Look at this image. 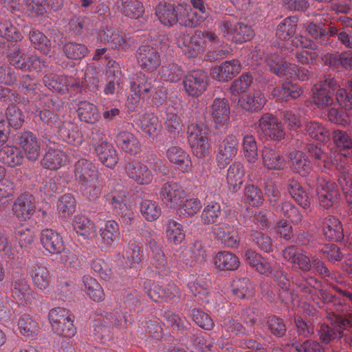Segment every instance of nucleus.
I'll list each match as a JSON object with an SVG mask.
<instances>
[{
    "mask_svg": "<svg viewBox=\"0 0 352 352\" xmlns=\"http://www.w3.org/2000/svg\"><path fill=\"white\" fill-rule=\"evenodd\" d=\"M46 0H23V8L28 16L39 17L46 13Z\"/></svg>",
    "mask_w": 352,
    "mask_h": 352,
    "instance_id": "obj_58",
    "label": "nucleus"
},
{
    "mask_svg": "<svg viewBox=\"0 0 352 352\" xmlns=\"http://www.w3.org/2000/svg\"><path fill=\"white\" fill-rule=\"evenodd\" d=\"M43 82L49 89L54 91L65 92L72 85V78L56 74L45 75Z\"/></svg>",
    "mask_w": 352,
    "mask_h": 352,
    "instance_id": "obj_48",
    "label": "nucleus"
},
{
    "mask_svg": "<svg viewBox=\"0 0 352 352\" xmlns=\"http://www.w3.org/2000/svg\"><path fill=\"white\" fill-rule=\"evenodd\" d=\"M19 144L30 161L38 160L41 146L35 135L31 132L23 133L19 138Z\"/></svg>",
    "mask_w": 352,
    "mask_h": 352,
    "instance_id": "obj_27",
    "label": "nucleus"
},
{
    "mask_svg": "<svg viewBox=\"0 0 352 352\" xmlns=\"http://www.w3.org/2000/svg\"><path fill=\"white\" fill-rule=\"evenodd\" d=\"M118 146L126 153L136 155L142 150L138 138L127 131H120L116 136Z\"/></svg>",
    "mask_w": 352,
    "mask_h": 352,
    "instance_id": "obj_26",
    "label": "nucleus"
},
{
    "mask_svg": "<svg viewBox=\"0 0 352 352\" xmlns=\"http://www.w3.org/2000/svg\"><path fill=\"white\" fill-rule=\"evenodd\" d=\"M221 213V206L219 203L212 201L208 203L201 213V220L205 224L214 223Z\"/></svg>",
    "mask_w": 352,
    "mask_h": 352,
    "instance_id": "obj_63",
    "label": "nucleus"
},
{
    "mask_svg": "<svg viewBox=\"0 0 352 352\" xmlns=\"http://www.w3.org/2000/svg\"><path fill=\"white\" fill-rule=\"evenodd\" d=\"M210 113L217 127L226 124L230 117V107L228 100L226 98H215L210 107Z\"/></svg>",
    "mask_w": 352,
    "mask_h": 352,
    "instance_id": "obj_19",
    "label": "nucleus"
},
{
    "mask_svg": "<svg viewBox=\"0 0 352 352\" xmlns=\"http://www.w3.org/2000/svg\"><path fill=\"white\" fill-rule=\"evenodd\" d=\"M101 42L108 43L112 48L124 49L126 46L125 36L113 28H106L99 35Z\"/></svg>",
    "mask_w": 352,
    "mask_h": 352,
    "instance_id": "obj_37",
    "label": "nucleus"
},
{
    "mask_svg": "<svg viewBox=\"0 0 352 352\" xmlns=\"http://www.w3.org/2000/svg\"><path fill=\"white\" fill-rule=\"evenodd\" d=\"M219 29L224 37L236 43L246 42L254 36L250 26L235 22L230 18L222 19L219 23Z\"/></svg>",
    "mask_w": 352,
    "mask_h": 352,
    "instance_id": "obj_4",
    "label": "nucleus"
},
{
    "mask_svg": "<svg viewBox=\"0 0 352 352\" xmlns=\"http://www.w3.org/2000/svg\"><path fill=\"white\" fill-rule=\"evenodd\" d=\"M267 100L263 93L259 90L250 91L242 96L238 101L239 106L249 112H257L265 105Z\"/></svg>",
    "mask_w": 352,
    "mask_h": 352,
    "instance_id": "obj_22",
    "label": "nucleus"
},
{
    "mask_svg": "<svg viewBox=\"0 0 352 352\" xmlns=\"http://www.w3.org/2000/svg\"><path fill=\"white\" fill-rule=\"evenodd\" d=\"M258 132L266 140L280 141L285 138L283 126L272 113H266L258 121Z\"/></svg>",
    "mask_w": 352,
    "mask_h": 352,
    "instance_id": "obj_6",
    "label": "nucleus"
},
{
    "mask_svg": "<svg viewBox=\"0 0 352 352\" xmlns=\"http://www.w3.org/2000/svg\"><path fill=\"white\" fill-rule=\"evenodd\" d=\"M140 210L142 217L148 221L157 220L162 214L159 204L153 200L146 199L141 202Z\"/></svg>",
    "mask_w": 352,
    "mask_h": 352,
    "instance_id": "obj_53",
    "label": "nucleus"
},
{
    "mask_svg": "<svg viewBox=\"0 0 352 352\" xmlns=\"http://www.w3.org/2000/svg\"><path fill=\"white\" fill-rule=\"evenodd\" d=\"M35 208L32 196L29 194H22L14 201L12 212L19 221H25L33 216Z\"/></svg>",
    "mask_w": 352,
    "mask_h": 352,
    "instance_id": "obj_15",
    "label": "nucleus"
},
{
    "mask_svg": "<svg viewBox=\"0 0 352 352\" xmlns=\"http://www.w3.org/2000/svg\"><path fill=\"white\" fill-rule=\"evenodd\" d=\"M177 45L189 58L197 56L205 49L208 50L207 56L210 60L221 59L228 54L224 43L210 31H196L192 35H180Z\"/></svg>",
    "mask_w": 352,
    "mask_h": 352,
    "instance_id": "obj_1",
    "label": "nucleus"
},
{
    "mask_svg": "<svg viewBox=\"0 0 352 352\" xmlns=\"http://www.w3.org/2000/svg\"><path fill=\"white\" fill-rule=\"evenodd\" d=\"M261 155L263 165L267 170H281L286 165L285 158L275 149L265 146Z\"/></svg>",
    "mask_w": 352,
    "mask_h": 352,
    "instance_id": "obj_29",
    "label": "nucleus"
},
{
    "mask_svg": "<svg viewBox=\"0 0 352 352\" xmlns=\"http://www.w3.org/2000/svg\"><path fill=\"white\" fill-rule=\"evenodd\" d=\"M212 232L214 238L227 247L236 248L240 238L234 226L227 223H221L214 226Z\"/></svg>",
    "mask_w": 352,
    "mask_h": 352,
    "instance_id": "obj_14",
    "label": "nucleus"
},
{
    "mask_svg": "<svg viewBox=\"0 0 352 352\" xmlns=\"http://www.w3.org/2000/svg\"><path fill=\"white\" fill-rule=\"evenodd\" d=\"M17 326L20 333L28 338L36 336L39 329L38 322L28 314H23L19 317Z\"/></svg>",
    "mask_w": 352,
    "mask_h": 352,
    "instance_id": "obj_51",
    "label": "nucleus"
},
{
    "mask_svg": "<svg viewBox=\"0 0 352 352\" xmlns=\"http://www.w3.org/2000/svg\"><path fill=\"white\" fill-rule=\"evenodd\" d=\"M166 234L168 241L178 245L185 239L183 226L175 220H169L166 224Z\"/></svg>",
    "mask_w": 352,
    "mask_h": 352,
    "instance_id": "obj_54",
    "label": "nucleus"
},
{
    "mask_svg": "<svg viewBox=\"0 0 352 352\" xmlns=\"http://www.w3.org/2000/svg\"><path fill=\"white\" fill-rule=\"evenodd\" d=\"M57 209L60 217L67 218L75 212L76 200L70 194L63 195L57 206Z\"/></svg>",
    "mask_w": 352,
    "mask_h": 352,
    "instance_id": "obj_62",
    "label": "nucleus"
},
{
    "mask_svg": "<svg viewBox=\"0 0 352 352\" xmlns=\"http://www.w3.org/2000/svg\"><path fill=\"white\" fill-rule=\"evenodd\" d=\"M22 38L21 33L13 22L10 20L0 21V42H18Z\"/></svg>",
    "mask_w": 352,
    "mask_h": 352,
    "instance_id": "obj_44",
    "label": "nucleus"
},
{
    "mask_svg": "<svg viewBox=\"0 0 352 352\" xmlns=\"http://www.w3.org/2000/svg\"><path fill=\"white\" fill-rule=\"evenodd\" d=\"M232 292L237 298H249L254 293V287L249 278H240L234 282Z\"/></svg>",
    "mask_w": 352,
    "mask_h": 352,
    "instance_id": "obj_59",
    "label": "nucleus"
},
{
    "mask_svg": "<svg viewBox=\"0 0 352 352\" xmlns=\"http://www.w3.org/2000/svg\"><path fill=\"white\" fill-rule=\"evenodd\" d=\"M201 201L198 198H185L179 206L180 215L184 217H190L196 214L201 208Z\"/></svg>",
    "mask_w": 352,
    "mask_h": 352,
    "instance_id": "obj_64",
    "label": "nucleus"
},
{
    "mask_svg": "<svg viewBox=\"0 0 352 352\" xmlns=\"http://www.w3.org/2000/svg\"><path fill=\"white\" fill-rule=\"evenodd\" d=\"M155 79L140 73L131 82V92L127 98V101L133 106L140 102V98H149L153 89Z\"/></svg>",
    "mask_w": 352,
    "mask_h": 352,
    "instance_id": "obj_8",
    "label": "nucleus"
},
{
    "mask_svg": "<svg viewBox=\"0 0 352 352\" xmlns=\"http://www.w3.org/2000/svg\"><path fill=\"white\" fill-rule=\"evenodd\" d=\"M83 283L86 294L96 302H100L104 299V293L98 281L89 276L83 277Z\"/></svg>",
    "mask_w": 352,
    "mask_h": 352,
    "instance_id": "obj_52",
    "label": "nucleus"
},
{
    "mask_svg": "<svg viewBox=\"0 0 352 352\" xmlns=\"http://www.w3.org/2000/svg\"><path fill=\"white\" fill-rule=\"evenodd\" d=\"M73 227L77 234L85 239H91L96 234V229L94 224L84 215L75 217Z\"/></svg>",
    "mask_w": 352,
    "mask_h": 352,
    "instance_id": "obj_46",
    "label": "nucleus"
},
{
    "mask_svg": "<svg viewBox=\"0 0 352 352\" xmlns=\"http://www.w3.org/2000/svg\"><path fill=\"white\" fill-rule=\"evenodd\" d=\"M297 20L295 17L285 19L277 27L276 36L283 41H289L296 32Z\"/></svg>",
    "mask_w": 352,
    "mask_h": 352,
    "instance_id": "obj_55",
    "label": "nucleus"
},
{
    "mask_svg": "<svg viewBox=\"0 0 352 352\" xmlns=\"http://www.w3.org/2000/svg\"><path fill=\"white\" fill-rule=\"evenodd\" d=\"M77 112L80 120L89 124H94L100 119L97 107L87 101L79 102Z\"/></svg>",
    "mask_w": 352,
    "mask_h": 352,
    "instance_id": "obj_47",
    "label": "nucleus"
},
{
    "mask_svg": "<svg viewBox=\"0 0 352 352\" xmlns=\"http://www.w3.org/2000/svg\"><path fill=\"white\" fill-rule=\"evenodd\" d=\"M11 65L22 70L38 71L45 66V63L36 55L26 56L25 52L16 46H13L6 52Z\"/></svg>",
    "mask_w": 352,
    "mask_h": 352,
    "instance_id": "obj_7",
    "label": "nucleus"
},
{
    "mask_svg": "<svg viewBox=\"0 0 352 352\" xmlns=\"http://www.w3.org/2000/svg\"><path fill=\"white\" fill-rule=\"evenodd\" d=\"M317 193L320 204L323 208H329L337 202L338 191L333 182L322 181L317 189Z\"/></svg>",
    "mask_w": 352,
    "mask_h": 352,
    "instance_id": "obj_28",
    "label": "nucleus"
},
{
    "mask_svg": "<svg viewBox=\"0 0 352 352\" xmlns=\"http://www.w3.org/2000/svg\"><path fill=\"white\" fill-rule=\"evenodd\" d=\"M283 258L289 261L294 268H299L303 271L307 269V258L300 249L289 246L283 251Z\"/></svg>",
    "mask_w": 352,
    "mask_h": 352,
    "instance_id": "obj_40",
    "label": "nucleus"
},
{
    "mask_svg": "<svg viewBox=\"0 0 352 352\" xmlns=\"http://www.w3.org/2000/svg\"><path fill=\"white\" fill-rule=\"evenodd\" d=\"M117 7L123 14L131 19H139L144 12V6L138 0H118Z\"/></svg>",
    "mask_w": 352,
    "mask_h": 352,
    "instance_id": "obj_41",
    "label": "nucleus"
},
{
    "mask_svg": "<svg viewBox=\"0 0 352 352\" xmlns=\"http://www.w3.org/2000/svg\"><path fill=\"white\" fill-rule=\"evenodd\" d=\"M188 141L193 154L198 158H204L209 155L210 146L207 133L202 124L192 123L188 126Z\"/></svg>",
    "mask_w": 352,
    "mask_h": 352,
    "instance_id": "obj_5",
    "label": "nucleus"
},
{
    "mask_svg": "<svg viewBox=\"0 0 352 352\" xmlns=\"http://www.w3.org/2000/svg\"><path fill=\"white\" fill-rule=\"evenodd\" d=\"M41 243L43 248L50 254H61L65 248L62 236L51 229L42 231Z\"/></svg>",
    "mask_w": 352,
    "mask_h": 352,
    "instance_id": "obj_23",
    "label": "nucleus"
},
{
    "mask_svg": "<svg viewBox=\"0 0 352 352\" xmlns=\"http://www.w3.org/2000/svg\"><path fill=\"white\" fill-rule=\"evenodd\" d=\"M322 230L327 239L339 241L344 237L342 225L340 221L333 217L327 216L322 221Z\"/></svg>",
    "mask_w": 352,
    "mask_h": 352,
    "instance_id": "obj_33",
    "label": "nucleus"
},
{
    "mask_svg": "<svg viewBox=\"0 0 352 352\" xmlns=\"http://www.w3.org/2000/svg\"><path fill=\"white\" fill-rule=\"evenodd\" d=\"M139 66L146 72H153L161 65L160 55L157 49L148 45H141L136 53Z\"/></svg>",
    "mask_w": 352,
    "mask_h": 352,
    "instance_id": "obj_11",
    "label": "nucleus"
},
{
    "mask_svg": "<svg viewBox=\"0 0 352 352\" xmlns=\"http://www.w3.org/2000/svg\"><path fill=\"white\" fill-rule=\"evenodd\" d=\"M300 87L287 82L274 88L272 94L278 100H287L289 98H296L302 94Z\"/></svg>",
    "mask_w": 352,
    "mask_h": 352,
    "instance_id": "obj_49",
    "label": "nucleus"
},
{
    "mask_svg": "<svg viewBox=\"0 0 352 352\" xmlns=\"http://www.w3.org/2000/svg\"><path fill=\"white\" fill-rule=\"evenodd\" d=\"M337 88V82L333 78L327 79L324 82L316 85L313 89L315 102L321 105H331L333 102L332 96Z\"/></svg>",
    "mask_w": 352,
    "mask_h": 352,
    "instance_id": "obj_16",
    "label": "nucleus"
},
{
    "mask_svg": "<svg viewBox=\"0 0 352 352\" xmlns=\"http://www.w3.org/2000/svg\"><path fill=\"white\" fill-rule=\"evenodd\" d=\"M178 11L179 13V23L181 25L188 28H195L198 26L205 19L195 11L188 6L182 4L178 5Z\"/></svg>",
    "mask_w": 352,
    "mask_h": 352,
    "instance_id": "obj_38",
    "label": "nucleus"
},
{
    "mask_svg": "<svg viewBox=\"0 0 352 352\" xmlns=\"http://www.w3.org/2000/svg\"><path fill=\"white\" fill-rule=\"evenodd\" d=\"M244 175L245 169L242 164L235 162L230 165L226 177L230 188L233 191H237L243 184Z\"/></svg>",
    "mask_w": 352,
    "mask_h": 352,
    "instance_id": "obj_42",
    "label": "nucleus"
},
{
    "mask_svg": "<svg viewBox=\"0 0 352 352\" xmlns=\"http://www.w3.org/2000/svg\"><path fill=\"white\" fill-rule=\"evenodd\" d=\"M74 177L80 186V190L83 196L94 197L97 195L96 182L98 170L89 160L80 159L74 164Z\"/></svg>",
    "mask_w": 352,
    "mask_h": 352,
    "instance_id": "obj_2",
    "label": "nucleus"
},
{
    "mask_svg": "<svg viewBox=\"0 0 352 352\" xmlns=\"http://www.w3.org/2000/svg\"><path fill=\"white\" fill-rule=\"evenodd\" d=\"M159 195L161 201L168 208L177 209L183 203L187 194L179 184L166 182L161 187Z\"/></svg>",
    "mask_w": 352,
    "mask_h": 352,
    "instance_id": "obj_9",
    "label": "nucleus"
},
{
    "mask_svg": "<svg viewBox=\"0 0 352 352\" xmlns=\"http://www.w3.org/2000/svg\"><path fill=\"white\" fill-rule=\"evenodd\" d=\"M333 138L335 144L342 151V155L346 157H352V141L346 132L336 131Z\"/></svg>",
    "mask_w": 352,
    "mask_h": 352,
    "instance_id": "obj_57",
    "label": "nucleus"
},
{
    "mask_svg": "<svg viewBox=\"0 0 352 352\" xmlns=\"http://www.w3.org/2000/svg\"><path fill=\"white\" fill-rule=\"evenodd\" d=\"M103 244L112 248L120 237V226L114 220L106 221L99 230Z\"/></svg>",
    "mask_w": 352,
    "mask_h": 352,
    "instance_id": "obj_35",
    "label": "nucleus"
},
{
    "mask_svg": "<svg viewBox=\"0 0 352 352\" xmlns=\"http://www.w3.org/2000/svg\"><path fill=\"white\" fill-rule=\"evenodd\" d=\"M241 69V63L236 59L226 60L211 69L210 75L212 78L220 81L227 82L238 74Z\"/></svg>",
    "mask_w": 352,
    "mask_h": 352,
    "instance_id": "obj_18",
    "label": "nucleus"
},
{
    "mask_svg": "<svg viewBox=\"0 0 352 352\" xmlns=\"http://www.w3.org/2000/svg\"><path fill=\"white\" fill-rule=\"evenodd\" d=\"M69 156L59 148H49L41 160V165L50 170H57L67 164Z\"/></svg>",
    "mask_w": 352,
    "mask_h": 352,
    "instance_id": "obj_25",
    "label": "nucleus"
},
{
    "mask_svg": "<svg viewBox=\"0 0 352 352\" xmlns=\"http://www.w3.org/2000/svg\"><path fill=\"white\" fill-rule=\"evenodd\" d=\"M29 39L34 48L41 50L47 54L51 52L52 45L51 41L41 32L32 30L29 34Z\"/></svg>",
    "mask_w": 352,
    "mask_h": 352,
    "instance_id": "obj_56",
    "label": "nucleus"
},
{
    "mask_svg": "<svg viewBox=\"0 0 352 352\" xmlns=\"http://www.w3.org/2000/svg\"><path fill=\"white\" fill-rule=\"evenodd\" d=\"M215 267L222 271H234L241 265L239 257L229 251H220L213 258Z\"/></svg>",
    "mask_w": 352,
    "mask_h": 352,
    "instance_id": "obj_30",
    "label": "nucleus"
},
{
    "mask_svg": "<svg viewBox=\"0 0 352 352\" xmlns=\"http://www.w3.org/2000/svg\"><path fill=\"white\" fill-rule=\"evenodd\" d=\"M239 141L236 135H228L219 146L217 160L220 168L228 164L237 153Z\"/></svg>",
    "mask_w": 352,
    "mask_h": 352,
    "instance_id": "obj_13",
    "label": "nucleus"
},
{
    "mask_svg": "<svg viewBox=\"0 0 352 352\" xmlns=\"http://www.w3.org/2000/svg\"><path fill=\"white\" fill-rule=\"evenodd\" d=\"M155 14L161 23L166 26L170 27L179 22L178 5L160 3L156 8Z\"/></svg>",
    "mask_w": 352,
    "mask_h": 352,
    "instance_id": "obj_32",
    "label": "nucleus"
},
{
    "mask_svg": "<svg viewBox=\"0 0 352 352\" xmlns=\"http://www.w3.org/2000/svg\"><path fill=\"white\" fill-rule=\"evenodd\" d=\"M210 283V281L202 277L198 276L195 280L188 283V287L192 294L197 296L199 300L203 302H208V294Z\"/></svg>",
    "mask_w": 352,
    "mask_h": 352,
    "instance_id": "obj_43",
    "label": "nucleus"
},
{
    "mask_svg": "<svg viewBox=\"0 0 352 352\" xmlns=\"http://www.w3.org/2000/svg\"><path fill=\"white\" fill-rule=\"evenodd\" d=\"M183 86L188 96L199 97L208 86V76L202 70L193 71L184 77Z\"/></svg>",
    "mask_w": 352,
    "mask_h": 352,
    "instance_id": "obj_10",
    "label": "nucleus"
},
{
    "mask_svg": "<svg viewBox=\"0 0 352 352\" xmlns=\"http://www.w3.org/2000/svg\"><path fill=\"white\" fill-rule=\"evenodd\" d=\"M166 157L170 163L183 173L191 169V160L189 155L182 148L177 146H170L166 151Z\"/></svg>",
    "mask_w": 352,
    "mask_h": 352,
    "instance_id": "obj_24",
    "label": "nucleus"
},
{
    "mask_svg": "<svg viewBox=\"0 0 352 352\" xmlns=\"http://www.w3.org/2000/svg\"><path fill=\"white\" fill-rule=\"evenodd\" d=\"M30 275L34 286L44 291L50 285L51 275L47 268L38 263L32 265L30 270Z\"/></svg>",
    "mask_w": 352,
    "mask_h": 352,
    "instance_id": "obj_34",
    "label": "nucleus"
},
{
    "mask_svg": "<svg viewBox=\"0 0 352 352\" xmlns=\"http://www.w3.org/2000/svg\"><path fill=\"white\" fill-rule=\"evenodd\" d=\"M58 135L65 142L78 146L83 142V138L78 126L72 122H64L58 129Z\"/></svg>",
    "mask_w": 352,
    "mask_h": 352,
    "instance_id": "obj_31",
    "label": "nucleus"
},
{
    "mask_svg": "<svg viewBox=\"0 0 352 352\" xmlns=\"http://www.w3.org/2000/svg\"><path fill=\"white\" fill-rule=\"evenodd\" d=\"M125 192H112L107 197V201L114 209L118 210V214L126 222L131 221L133 216L132 210L127 207L125 200Z\"/></svg>",
    "mask_w": 352,
    "mask_h": 352,
    "instance_id": "obj_36",
    "label": "nucleus"
},
{
    "mask_svg": "<svg viewBox=\"0 0 352 352\" xmlns=\"http://www.w3.org/2000/svg\"><path fill=\"white\" fill-rule=\"evenodd\" d=\"M126 176L140 185H148L153 180V174L145 164L133 162L125 166Z\"/></svg>",
    "mask_w": 352,
    "mask_h": 352,
    "instance_id": "obj_20",
    "label": "nucleus"
},
{
    "mask_svg": "<svg viewBox=\"0 0 352 352\" xmlns=\"http://www.w3.org/2000/svg\"><path fill=\"white\" fill-rule=\"evenodd\" d=\"M94 151L98 160L105 166L113 168L118 162V156L114 146L106 140H92Z\"/></svg>",
    "mask_w": 352,
    "mask_h": 352,
    "instance_id": "obj_12",
    "label": "nucleus"
},
{
    "mask_svg": "<svg viewBox=\"0 0 352 352\" xmlns=\"http://www.w3.org/2000/svg\"><path fill=\"white\" fill-rule=\"evenodd\" d=\"M48 319L53 332L58 336L70 338L76 333L74 316L68 309L54 307L50 310Z\"/></svg>",
    "mask_w": 352,
    "mask_h": 352,
    "instance_id": "obj_3",
    "label": "nucleus"
},
{
    "mask_svg": "<svg viewBox=\"0 0 352 352\" xmlns=\"http://www.w3.org/2000/svg\"><path fill=\"white\" fill-rule=\"evenodd\" d=\"M149 246L151 250V259L152 265L160 270H165L168 261L162 248L155 241H151Z\"/></svg>",
    "mask_w": 352,
    "mask_h": 352,
    "instance_id": "obj_60",
    "label": "nucleus"
},
{
    "mask_svg": "<svg viewBox=\"0 0 352 352\" xmlns=\"http://www.w3.org/2000/svg\"><path fill=\"white\" fill-rule=\"evenodd\" d=\"M138 126L144 134L152 138L157 137L161 129L159 119L153 113L142 115L138 121Z\"/></svg>",
    "mask_w": 352,
    "mask_h": 352,
    "instance_id": "obj_39",
    "label": "nucleus"
},
{
    "mask_svg": "<svg viewBox=\"0 0 352 352\" xmlns=\"http://www.w3.org/2000/svg\"><path fill=\"white\" fill-rule=\"evenodd\" d=\"M0 160L9 166L14 167L23 163V155L17 147L7 145L0 150Z\"/></svg>",
    "mask_w": 352,
    "mask_h": 352,
    "instance_id": "obj_45",
    "label": "nucleus"
},
{
    "mask_svg": "<svg viewBox=\"0 0 352 352\" xmlns=\"http://www.w3.org/2000/svg\"><path fill=\"white\" fill-rule=\"evenodd\" d=\"M272 72L278 76L293 78L298 75V69L294 64L288 63L285 58L276 54L270 56L267 60Z\"/></svg>",
    "mask_w": 352,
    "mask_h": 352,
    "instance_id": "obj_17",
    "label": "nucleus"
},
{
    "mask_svg": "<svg viewBox=\"0 0 352 352\" xmlns=\"http://www.w3.org/2000/svg\"><path fill=\"white\" fill-rule=\"evenodd\" d=\"M242 150L247 162L253 166L258 159L257 143L254 135L247 134L243 136Z\"/></svg>",
    "mask_w": 352,
    "mask_h": 352,
    "instance_id": "obj_50",
    "label": "nucleus"
},
{
    "mask_svg": "<svg viewBox=\"0 0 352 352\" xmlns=\"http://www.w3.org/2000/svg\"><path fill=\"white\" fill-rule=\"evenodd\" d=\"M12 296L19 304L29 306L35 298L36 293L32 289L28 280L20 278L14 283Z\"/></svg>",
    "mask_w": 352,
    "mask_h": 352,
    "instance_id": "obj_21",
    "label": "nucleus"
},
{
    "mask_svg": "<svg viewBox=\"0 0 352 352\" xmlns=\"http://www.w3.org/2000/svg\"><path fill=\"white\" fill-rule=\"evenodd\" d=\"M63 51L66 56L72 60L84 58L89 52L88 48L83 44L69 42L65 44Z\"/></svg>",
    "mask_w": 352,
    "mask_h": 352,
    "instance_id": "obj_61",
    "label": "nucleus"
}]
</instances>
